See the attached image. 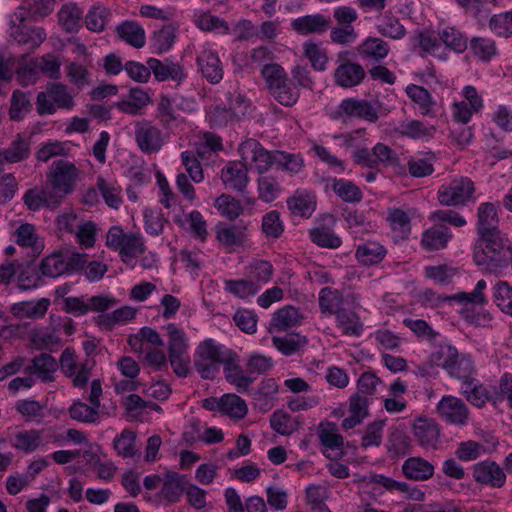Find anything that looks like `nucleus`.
<instances>
[{
  "label": "nucleus",
  "instance_id": "obj_1",
  "mask_svg": "<svg viewBox=\"0 0 512 512\" xmlns=\"http://www.w3.org/2000/svg\"><path fill=\"white\" fill-rule=\"evenodd\" d=\"M473 260L491 273H500L512 263V242L502 232L477 238Z\"/></svg>",
  "mask_w": 512,
  "mask_h": 512
},
{
  "label": "nucleus",
  "instance_id": "obj_2",
  "mask_svg": "<svg viewBox=\"0 0 512 512\" xmlns=\"http://www.w3.org/2000/svg\"><path fill=\"white\" fill-rule=\"evenodd\" d=\"M229 348L208 338L201 341L194 353V367L203 379H214L219 373L222 359H225Z\"/></svg>",
  "mask_w": 512,
  "mask_h": 512
},
{
  "label": "nucleus",
  "instance_id": "obj_3",
  "mask_svg": "<svg viewBox=\"0 0 512 512\" xmlns=\"http://www.w3.org/2000/svg\"><path fill=\"white\" fill-rule=\"evenodd\" d=\"M79 173V169L72 162L64 159L56 160L51 164L46 176L47 186L58 196L61 203L73 192Z\"/></svg>",
  "mask_w": 512,
  "mask_h": 512
},
{
  "label": "nucleus",
  "instance_id": "obj_4",
  "mask_svg": "<svg viewBox=\"0 0 512 512\" xmlns=\"http://www.w3.org/2000/svg\"><path fill=\"white\" fill-rule=\"evenodd\" d=\"M74 106L73 96L61 83H49L46 91L39 92L36 99L37 112L40 116L52 115L57 108L70 110Z\"/></svg>",
  "mask_w": 512,
  "mask_h": 512
},
{
  "label": "nucleus",
  "instance_id": "obj_5",
  "mask_svg": "<svg viewBox=\"0 0 512 512\" xmlns=\"http://www.w3.org/2000/svg\"><path fill=\"white\" fill-rule=\"evenodd\" d=\"M474 182L468 177H457L443 184L437 191L438 202L443 206H465L474 201Z\"/></svg>",
  "mask_w": 512,
  "mask_h": 512
},
{
  "label": "nucleus",
  "instance_id": "obj_6",
  "mask_svg": "<svg viewBox=\"0 0 512 512\" xmlns=\"http://www.w3.org/2000/svg\"><path fill=\"white\" fill-rule=\"evenodd\" d=\"M411 429L416 443L425 450H436L440 444L441 426L434 419L424 415L415 417Z\"/></svg>",
  "mask_w": 512,
  "mask_h": 512
},
{
  "label": "nucleus",
  "instance_id": "obj_7",
  "mask_svg": "<svg viewBox=\"0 0 512 512\" xmlns=\"http://www.w3.org/2000/svg\"><path fill=\"white\" fill-rule=\"evenodd\" d=\"M436 413L447 424L457 427L467 426L470 410L465 402L458 397L445 395L436 405Z\"/></svg>",
  "mask_w": 512,
  "mask_h": 512
},
{
  "label": "nucleus",
  "instance_id": "obj_8",
  "mask_svg": "<svg viewBox=\"0 0 512 512\" xmlns=\"http://www.w3.org/2000/svg\"><path fill=\"white\" fill-rule=\"evenodd\" d=\"M26 16L25 12H17L11 18L10 35L22 45H28L35 49L45 40L46 33L43 28H29L23 24Z\"/></svg>",
  "mask_w": 512,
  "mask_h": 512
},
{
  "label": "nucleus",
  "instance_id": "obj_9",
  "mask_svg": "<svg viewBox=\"0 0 512 512\" xmlns=\"http://www.w3.org/2000/svg\"><path fill=\"white\" fill-rule=\"evenodd\" d=\"M134 134L140 151L145 154L156 153L163 146L161 130L146 120L135 124Z\"/></svg>",
  "mask_w": 512,
  "mask_h": 512
},
{
  "label": "nucleus",
  "instance_id": "obj_10",
  "mask_svg": "<svg viewBox=\"0 0 512 512\" xmlns=\"http://www.w3.org/2000/svg\"><path fill=\"white\" fill-rule=\"evenodd\" d=\"M226 190L244 193L249 183L248 166L241 161H230L221 170Z\"/></svg>",
  "mask_w": 512,
  "mask_h": 512
},
{
  "label": "nucleus",
  "instance_id": "obj_11",
  "mask_svg": "<svg viewBox=\"0 0 512 512\" xmlns=\"http://www.w3.org/2000/svg\"><path fill=\"white\" fill-rule=\"evenodd\" d=\"M344 116L365 119L369 122H376L379 118L377 109L370 102L356 98L342 100L334 117L342 118Z\"/></svg>",
  "mask_w": 512,
  "mask_h": 512
},
{
  "label": "nucleus",
  "instance_id": "obj_12",
  "mask_svg": "<svg viewBox=\"0 0 512 512\" xmlns=\"http://www.w3.org/2000/svg\"><path fill=\"white\" fill-rule=\"evenodd\" d=\"M318 437L324 447L323 454L329 459L342 455L344 438L338 433V427L330 421H322L317 428Z\"/></svg>",
  "mask_w": 512,
  "mask_h": 512
},
{
  "label": "nucleus",
  "instance_id": "obj_13",
  "mask_svg": "<svg viewBox=\"0 0 512 512\" xmlns=\"http://www.w3.org/2000/svg\"><path fill=\"white\" fill-rule=\"evenodd\" d=\"M222 366L225 379L235 385L239 392L246 391L255 380V377L243 373L239 356L232 349L227 353L225 359H222Z\"/></svg>",
  "mask_w": 512,
  "mask_h": 512
},
{
  "label": "nucleus",
  "instance_id": "obj_14",
  "mask_svg": "<svg viewBox=\"0 0 512 512\" xmlns=\"http://www.w3.org/2000/svg\"><path fill=\"white\" fill-rule=\"evenodd\" d=\"M473 479L478 484L500 488L506 482V475L496 462L485 460L473 466Z\"/></svg>",
  "mask_w": 512,
  "mask_h": 512
},
{
  "label": "nucleus",
  "instance_id": "obj_15",
  "mask_svg": "<svg viewBox=\"0 0 512 512\" xmlns=\"http://www.w3.org/2000/svg\"><path fill=\"white\" fill-rule=\"evenodd\" d=\"M333 76L336 85L347 89L360 85L366 77V72L359 63L347 60L338 65Z\"/></svg>",
  "mask_w": 512,
  "mask_h": 512
},
{
  "label": "nucleus",
  "instance_id": "obj_16",
  "mask_svg": "<svg viewBox=\"0 0 512 512\" xmlns=\"http://www.w3.org/2000/svg\"><path fill=\"white\" fill-rule=\"evenodd\" d=\"M499 218L495 204L491 202L481 203L477 210V238L493 236L501 232L499 227Z\"/></svg>",
  "mask_w": 512,
  "mask_h": 512
},
{
  "label": "nucleus",
  "instance_id": "obj_17",
  "mask_svg": "<svg viewBox=\"0 0 512 512\" xmlns=\"http://www.w3.org/2000/svg\"><path fill=\"white\" fill-rule=\"evenodd\" d=\"M48 186L45 188H32L25 192L23 196L24 204L30 211H38L41 208L55 210L61 204V201Z\"/></svg>",
  "mask_w": 512,
  "mask_h": 512
},
{
  "label": "nucleus",
  "instance_id": "obj_18",
  "mask_svg": "<svg viewBox=\"0 0 512 512\" xmlns=\"http://www.w3.org/2000/svg\"><path fill=\"white\" fill-rule=\"evenodd\" d=\"M330 26V18L320 13L301 16L291 22L292 29L300 35L323 34Z\"/></svg>",
  "mask_w": 512,
  "mask_h": 512
},
{
  "label": "nucleus",
  "instance_id": "obj_19",
  "mask_svg": "<svg viewBox=\"0 0 512 512\" xmlns=\"http://www.w3.org/2000/svg\"><path fill=\"white\" fill-rule=\"evenodd\" d=\"M147 64L158 81L171 79L180 82L186 78L183 68L178 63H174L168 58H165L163 61L156 58H149Z\"/></svg>",
  "mask_w": 512,
  "mask_h": 512
},
{
  "label": "nucleus",
  "instance_id": "obj_20",
  "mask_svg": "<svg viewBox=\"0 0 512 512\" xmlns=\"http://www.w3.org/2000/svg\"><path fill=\"white\" fill-rule=\"evenodd\" d=\"M197 65L203 77L216 84L223 78V67L218 55L211 50L202 51L197 57Z\"/></svg>",
  "mask_w": 512,
  "mask_h": 512
},
{
  "label": "nucleus",
  "instance_id": "obj_21",
  "mask_svg": "<svg viewBox=\"0 0 512 512\" xmlns=\"http://www.w3.org/2000/svg\"><path fill=\"white\" fill-rule=\"evenodd\" d=\"M406 93L419 106L422 115L436 117L440 114V106L424 87L411 84L406 87Z\"/></svg>",
  "mask_w": 512,
  "mask_h": 512
},
{
  "label": "nucleus",
  "instance_id": "obj_22",
  "mask_svg": "<svg viewBox=\"0 0 512 512\" xmlns=\"http://www.w3.org/2000/svg\"><path fill=\"white\" fill-rule=\"evenodd\" d=\"M452 236L451 230L446 225H434L423 232L421 245L428 251L444 249Z\"/></svg>",
  "mask_w": 512,
  "mask_h": 512
},
{
  "label": "nucleus",
  "instance_id": "obj_23",
  "mask_svg": "<svg viewBox=\"0 0 512 512\" xmlns=\"http://www.w3.org/2000/svg\"><path fill=\"white\" fill-rule=\"evenodd\" d=\"M403 475L414 481H425L434 474V466L420 456L407 458L402 465Z\"/></svg>",
  "mask_w": 512,
  "mask_h": 512
},
{
  "label": "nucleus",
  "instance_id": "obj_24",
  "mask_svg": "<svg viewBox=\"0 0 512 512\" xmlns=\"http://www.w3.org/2000/svg\"><path fill=\"white\" fill-rule=\"evenodd\" d=\"M369 481L371 483L379 484L387 490L399 491L407 494V496L416 501H422L425 498V493L417 487H411L406 482L396 481L390 477H386L382 474H373L370 476Z\"/></svg>",
  "mask_w": 512,
  "mask_h": 512
},
{
  "label": "nucleus",
  "instance_id": "obj_25",
  "mask_svg": "<svg viewBox=\"0 0 512 512\" xmlns=\"http://www.w3.org/2000/svg\"><path fill=\"white\" fill-rule=\"evenodd\" d=\"M316 196L312 193L296 192L287 200L290 212L295 216L309 218L316 209Z\"/></svg>",
  "mask_w": 512,
  "mask_h": 512
},
{
  "label": "nucleus",
  "instance_id": "obj_26",
  "mask_svg": "<svg viewBox=\"0 0 512 512\" xmlns=\"http://www.w3.org/2000/svg\"><path fill=\"white\" fill-rule=\"evenodd\" d=\"M462 393L466 400L476 407H483L487 402L494 403L495 394L490 395L489 391L474 378L464 382Z\"/></svg>",
  "mask_w": 512,
  "mask_h": 512
},
{
  "label": "nucleus",
  "instance_id": "obj_27",
  "mask_svg": "<svg viewBox=\"0 0 512 512\" xmlns=\"http://www.w3.org/2000/svg\"><path fill=\"white\" fill-rule=\"evenodd\" d=\"M59 23L68 33L77 32L81 27L83 11L75 3L64 4L58 11Z\"/></svg>",
  "mask_w": 512,
  "mask_h": 512
},
{
  "label": "nucleus",
  "instance_id": "obj_28",
  "mask_svg": "<svg viewBox=\"0 0 512 512\" xmlns=\"http://www.w3.org/2000/svg\"><path fill=\"white\" fill-rule=\"evenodd\" d=\"M357 50L362 57L378 62L389 54L390 47L381 38L368 37L358 46Z\"/></svg>",
  "mask_w": 512,
  "mask_h": 512
},
{
  "label": "nucleus",
  "instance_id": "obj_29",
  "mask_svg": "<svg viewBox=\"0 0 512 512\" xmlns=\"http://www.w3.org/2000/svg\"><path fill=\"white\" fill-rule=\"evenodd\" d=\"M49 305L50 300L47 298H41L38 301H24L14 304L12 307V312L17 317L39 319L44 317Z\"/></svg>",
  "mask_w": 512,
  "mask_h": 512
},
{
  "label": "nucleus",
  "instance_id": "obj_30",
  "mask_svg": "<svg viewBox=\"0 0 512 512\" xmlns=\"http://www.w3.org/2000/svg\"><path fill=\"white\" fill-rule=\"evenodd\" d=\"M112 12L109 8L97 4L93 5L85 16V25L89 31L100 33L110 22Z\"/></svg>",
  "mask_w": 512,
  "mask_h": 512
},
{
  "label": "nucleus",
  "instance_id": "obj_31",
  "mask_svg": "<svg viewBox=\"0 0 512 512\" xmlns=\"http://www.w3.org/2000/svg\"><path fill=\"white\" fill-rule=\"evenodd\" d=\"M336 322L342 333L347 336H360L363 331V323L358 314L349 309L338 311Z\"/></svg>",
  "mask_w": 512,
  "mask_h": 512
},
{
  "label": "nucleus",
  "instance_id": "obj_32",
  "mask_svg": "<svg viewBox=\"0 0 512 512\" xmlns=\"http://www.w3.org/2000/svg\"><path fill=\"white\" fill-rule=\"evenodd\" d=\"M33 365L26 368L27 371L36 374L42 381H52L53 373L58 368V363L48 353H42L32 360Z\"/></svg>",
  "mask_w": 512,
  "mask_h": 512
},
{
  "label": "nucleus",
  "instance_id": "obj_33",
  "mask_svg": "<svg viewBox=\"0 0 512 512\" xmlns=\"http://www.w3.org/2000/svg\"><path fill=\"white\" fill-rule=\"evenodd\" d=\"M185 476L173 472L166 475L160 495L169 503H176L185 492Z\"/></svg>",
  "mask_w": 512,
  "mask_h": 512
},
{
  "label": "nucleus",
  "instance_id": "obj_34",
  "mask_svg": "<svg viewBox=\"0 0 512 512\" xmlns=\"http://www.w3.org/2000/svg\"><path fill=\"white\" fill-rule=\"evenodd\" d=\"M217 239L226 247L241 245L246 238V227L237 224L217 226Z\"/></svg>",
  "mask_w": 512,
  "mask_h": 512
},
{
  "label": "nucleus",
  "instance_id": "obj_35",
  "mask_svg": "<svg viewBox=\"0 0 512 512\" xmlns=\"http://www.w3.org/2000/svg\"><path fill=\"white\" fill-rule=\"evenodd\" d=\"M32 111L30 93L14 90L10 99L9 117L13 121H21Z\"/></svg>",
  "mask_w": 512,
  "mask_h": 512
},
{
  "label": "nucleus",
  "instance_id": "obj_36",
  "mask_svg": "<svg viewBox=\"0 0 512 512\" xmlns=\"http://www.w3.org/2000/svg\"><path fill=\"white\" fill-rule=\"evenodd\" d=\"M118 36L135 48H141L145 45L144 29L133 21H126L116 28Z\"/></svg>",
  "mask_w": 512,
  "mask_h": 512
},
{
  "label": "nucleus",
  "instance_id": "obj_37",
  "mask_svg": "<svg viewBox=\"0 0 512 512\" xmlns=\"http://www.w3.org/2000/svg\"><path fill=\"white\" fill-rule=\"evenodd\" d=\"M7 163H17L26 160L30 155V143L20 134L11 142L8 148L1 151Z\"/></svg>",
  "mask_w": 512,
  "mask_h": 512
},
{
  "label": "nucleus",
  "instance_id": "obj_38",
  "mask_svg": "<svg viewBox=\"0 0 512 512\" xmlns=\"http://www.w3.org/2000/svg\"><path fill=\"white\" fill-rule=\"evenodd\" d=\"M343 301V295L339 290L324 287L319 292V307L322 313L337 315L338 311L343 309Z\"/></svg>",
  "mask_w": 512,
  "mask_h": 512
},
{
  "label": "nucleus",
  "instance_id": "obj_39",
  "mask_svg": "<svg viewBox=\"0 0 512 512\" xmlns=\"http://www.w3.org/2000/svg\"><path fill=\"white\" fill-rule=\"evenodd\" d=\"M334 193L344 202L359 203L363 194L360 188L352 181L346 179H334L332 183Z\"/></svg>",
  "mask_w": 512,
  "mask_h": 512
},
{
  "label": "nucleus",
  "instance_id": "obj_40",
  "mask_svg": "<svg viewBox=\"0 0 512 512\" xmlns=\"http://www.w3.org/2000/svg\"><path fill=\"white\" fill-rule=\"evenodd\" d=\"M300 422L284 410H276L270 417L271 428L281 435H290L299 428Z\"/></svg>",
  "mask_w": 512,
  "mask_h": 512
},
{
  "label": "nucleus",
  "instance_id": "obj_41",
  "mask_svg": "<svg viewBox=\"0 0 512 512\" xmlns=\"http://www.w3.org/2000/svg\"><path fill=\"white\" fill-rule=\"evenodd\" d=\"M66 265L65 254L62 252H53L42 259L40 271L44 276L56 278L67 273Z\"/></svg>",
  "mask_w": 512,
  "mask_h": 512
},
{
  "label": "nucleus",
  "instance_id": "obj_42",
  "mask_svg": "<svg viewBox=\"0 0 512 512\" xmlns=\"http://www.w3.org/2000/svg\"><path fill=\"white\" fill-rule=\"evenodd\" d=\"M386 250L377 242H366L359 245L356 250V257L364 265L379 263L385 256Z\"/></svg>",
  "mask_w": 512,
  "mask_h": 512
},
{
  "label": "nucleus",
  "instance_id": "obj_43",
  "mask_svg": "<svg viewBox=\"0 0 512 512\" xmlns=\"http://www.w3.org/2000/svg\"><path fill=\"white\" fill-rule=\"evenodd\" d=\"M272 342L275 348H277L282 354L290 356L304 347L307 344V339L305 336L300 334L291 333L286 334L283 337L274 336L272 338Z\"/></svg>",
  "mask_w": 512,
  "mask_h": 512
},
{
  "label": "nucleus",
  "instance_id": "obj_44",
  "mask_svg": "<svg viewBox=\"0 0 512 512\" xmlns=\"http://www.w3.org/2000/svg\"><path fill=\"white\" fill-rule=\"evenodd\" d=\"M447 372L451 377L461 379L464 383L472 379L474 363L470 356L457 353V359L447 367Z\"/></svg>",
  "mask_w": 512,
  "mask_h": 512
},
{
  "label": "nucleus",
  "instance_id": "obj_45",
  "mask_svg": "<svg viewBox=\"0 0 512 512\" xmlns=\"http://www.w3.org/2000/svg\"><path fill=\"white\" fill-rule=\"evenodd\" d=\"M412 440L403 430L395 429L388 437V451L394 456H405L411 452Z\"/></svg>",
  "mask_w": 512,
  "mask_h": 512
},
{
  "label": "nucleus",
  "instance_id": "obj_46",
  "mask_svg": "<svg viewBox=\"0 0 512 512\" xmlns=\"http://www.w3.org/2000/svg\"><path fill=\"white\" fill-rule=\"evenodd\" d=\"M221 413L232 418L242 419L247 414L245 401L236 394L221 396Z\"/></svg>",
  "mask_w": 512,
  "mask_h": 512
},
{
  "label": "nucleus",
  "instance_id": "obj_47",
  "mask_svg": "<svg viewBox=\"0 0 512 512\" xmlns=\"http://www.w3.org/2000/svg\"><path fill=\"white\" fill-rule=\"evenodd\" d=\"M136 434L135 432L124 429L121 434L115 437L113 441V447L117 451L118 455L124 458H132L139 454L135 448Z\"/></svg>",
  "mask_w": 512,
  "mask_h": 512
},
{
  "label": "nucleus",
  "instance_id": "obj_48",
  "mask_svg": "<svg viewBox=\"0 0 512 512\" xmlns=\"http://www.w3.org/2000/svg\"><path fill=\"white\" fill-rule=\"evenodd\" d=\"M493 301L500 310L512 316V286L506 281H498L493 287Z\"/></svg>",
  "mask_w": 512,
  "mask_h": 512
},
{
  "label": "nucleus",
  "instance_id": "obj_49",
  "mask_svg": "<svg viewBox=\"0 0 512 512\" xmlns=\"http://www.w3.org/2000/svg\"><path fill=\"white\" fill-rule=\"evenodd\" d=\"M298 317L299 313L295 307L285 306L273 314L271 326L278 331H284L293 327L298 322Z\"/></svg>",
  "mask_w": 512,
  "mask_h": 512
},
{
  "label": "nucleus",
  "instance_id": "obj_50",
  "mask_svg": "<svg viewBox=\"0 0 512 512\" xmlns=\"http://www.w3.org/2000/svg\"><path fill=\"white\" fill-rule=\"evenodd\" d=\"M269 93L276 101L284 106L294 105L299 98V92L288 80V78L284 81V83L278 84L269 90Z\"/></svg>",
  "mask_w": 512,
  "mask_h": 512
},
{
  "label": "nucleus",
  "instance_id": "obj_51",
  "mask_svg": "<svg viewBox=\"0 0 512 512\" xmlns=\"http://www.w3.org/2000/svg\"><path fill=\"white\" fill-rule=\"evenodd\" d=\"M167 331L168 340V353L169 354H183L188 352V344L185 333L179 329L175 324H168L165 327Z\"/></svg>",
  "mask_w": 512,
  "mask_h": 512
},
{
  "label": "nucleus",
  "instance_id": "obj_52",
  "mask_svg": "<svg viewBox=\"0 0 512 512\" xmlns=\"http://www.w3.org/2000/svg\"><path fill=\"white\" fill-rule=\"evenodd\" d=\"M440 40L451 50L463 53L467 49V38L456 28L446 27L439 33Z\"/></svg>",
  "mask_w": 512,
  "mask_h": 512
},
{
  "label": "nucleus",
  "instance_id": "obj_53",
  "mask_svg": "<svg viewBox=\"0 0 512 512\" xmlns=\"http://www.w3.org/2000/svg\"><path fill=\"white\" fill-rule=\"evenodd\" d=\"M387 220L392 230L398 233L399 237L406 238L411 232L410 218L405 211L394 208L389 211Z\"/></svg>",
  "mask_w": 512,
  "mask_h": 512
},
{
  "label": "nucleus",
  "instance_id": "obj_54",
  "mask_svg": "<svg viewBox=\"0 0 512 512\" xmlns=\"http://www.w3.org/2000/svg\"><path fill=\"white\" fill-rule=\"evenodd\" d=\"M310 238L316 245L330 249H336L342 243L333 231L324 226L310 230Z\"/></svg>",
  "mask_w": 512,
  "mask_h": 512
},
{
  "label": "nucleus",
  "instance_id": "obj_55",
  "mask_svg": "<svg viewBox=\"0 0 512 512\" xmlns=\"http://www.w3.org/2000/svg\"><path fill=\"white\" fill-rule=\"evenodd\" d=\"M247 270V276L251 281L255 284H265L271 279L274 269L269 261L256 260L251 263Z\"/></svg>",
  "mask_w": 512,
  "mask_h": 512
},
{
  "label": "nucleus",
  "instance_id": "obj_56",
  "mask_svg": "<svg viewBox=\"0 0 512 512\" xmlns=\"http://www.w3.org/2000/svg\"><path fill=\"white\" fill-rule=\"evenodd\" d=\"M489 28L499 37L512 35V11L495 14L490 18Z\"/></svg>",
  "mask_w": 512,
  "mask_h": 512
},
{
  "label": "nucleus",
  "instance_id": "obj_57",
  "mask_svg": "<svg viewBox=\"0 0 512 512\" xmlns=\"http://www.w3.org/2000/svg\"><path fill=\"white\" fill-rule=\"evenodd\" d=\"M470 47L474 55L482 61H489L497 53L495 41L489 38L474 37Z\"/></svg>",
  "mask_w": 512,
  "mask_h": 512
},
{
  "label": "nucleus",
  "instance_id": "obj_58",
  "mask_svg": "<svg viewBox=\"0 0 512 512\" xmlns=\"http://www.w3.org/2000/svg\"><path fill=\"white\" fill-rule=\"evenodd\" d=\"M397 131L403 136H407L413 139H419L425 136H432L435 128L425 127L423 122L419 120H410L407 122H403L397 128Z\"/></svg>",
  "mask_w": 512,
  "mask_h": 512
},
{
  "label": "nucleus",
  "instance_id": "obj_59",
  "mask_svg": "<svg viewBox=\"0 0 512 512\" xmlns=\"http://www.w3.org/2000/svg\"><path fill=\"white\" fill-rule=\"evenodd\" d=\"M41 440V432L38 430L21 431L15 436L13 446L25 452H32L37 449Z\"/></svg>",
  "mask_w": 512,
  "mask_h": 512
},
{
  "label": "nucleus",
  "instance_id": "obj_60",
  "mask_svg": "<svg viewBox=\"0 0 512 512\" xmlns=\"http://www.w3.org/2000/svg\"><path fill=\"white\" fill-rule=\"evenodd\" d=\"M261 74L266 82L268 90L278 84L284 83L288 78L284 68L277 63H266L261 69Z\"/></svg>",
  "mask_w": 512,
  "mask_h": 512
},
{
  "label": "nucleus",
  "instance_id": "obj_61",
  "mask_svg": "<svg viewBox=\"0 0 512 512\" xmlns=\"http://www.w3.org/2000/svg\"><path fill=\"white\" fill-rule=\"evenodd\" d=\"M69 412L72 419L85 423H93L98 418V408L81 401L74 402Z\"/></svg>",
  "mask_w": 512,
  "mask_h": 512
},
{
  "label": "nucleus",
  "instance_id": "obj_62",
  "mask_svg": "<svg viewBox=\"0 0 512 512\" xmlns=\"http://www.w3.org/2000/svg\"><path fill=\"white\" fill-rule=\"evenodd\" d=\"M233 320L235 325L244 333L254 334L257 331L258 317L256 313L248 309H238Z\"/></svg>",
  "mask_w": 512,
  "mask_h": 512
},
{
  "label": "nucleus",
  "instance_id": "obj_63",
  "mask_svg": "<svg viewBox=\"0 0 512 512\" xmlns=\"http://www.w3.org/2000/svg\"><path fill=\"white\" fill-rule=\"evenodd\" d=\"M262 231L267 237L279 238L284 232V225L278 211H270L263 216Z\"/></svg>",
  "mask_w": 512,
  "mask_h": 512
},
{
  "label": "nucleus",
  "instance_id": "obj_64",
  "mask_svg": "<svg viewBox=\"0 0 512 512\" xmlns=\"http://www.w3.org/2000/svg\"><path fill=\"white\" fill-rule=\"evenodd\" d=\"M484 452L485 448L483 445L479 442L468 440L458 445L455 455L460 461L468 462L478 459Z\"/></svg>",
  "mask_w": 512,
  "mask_h": 512
}]
</instances>
